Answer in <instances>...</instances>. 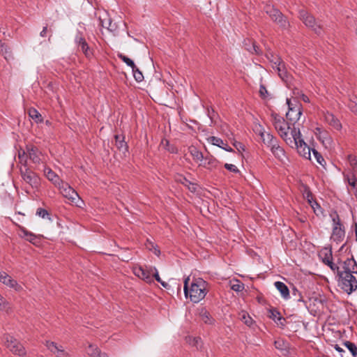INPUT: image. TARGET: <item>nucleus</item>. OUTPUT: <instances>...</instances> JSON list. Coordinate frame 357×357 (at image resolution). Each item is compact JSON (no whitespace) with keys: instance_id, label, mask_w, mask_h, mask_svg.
I'll use <instances>...</instances> for the list:
<instances>
[{"instance_id":"nucleus-62","label":"nucleus","mask_w":357,"mask_h":357,"mask_svg":"<svg viewBox=\"0 0 357 357\" xmlns=\"http://www.w3.org/2000/svg\"><path fill=\"white\" fill-rule=\"evenodd\" d=\"M301 98L303 100V101H304L305 102H310L309 98L306 95H305L303 93H302L301 95Z\"/></svg>"},{"instance_id":"nucleus-21","label":"nucleus","mask_w":357,"mask_h":357,"mask_svg":"<svg viewBox=\"0 0 357 357\" xmlns=\"http://www.w3.org/2000/svg\"><path fill=\"white\" fill-rule=\"evenodd\" d=\"M207 139L213 145L217 146L225 150L226 151H228V152L234 151L232 148L229 146L227 143L224 142V141L222 139H220L218 137L211 136V137H208Z\"/></svg>"},{"instance_id":"nucleus-51","label":"nucleus","mask_w":357,"mask_h":357,"mask_svg":"<svg viewBox=\"0 0 357 357\" xmlns=\"http://www.w3.org/2000/svg\"><path fill=\"white\" fill-rule=\"evenodd\" d=\"M224 167L226 169H227L231 172H234V173L239 172L238 169L234 165L225 163Z\"/></svg>"},{"instance_id":"nucleus-19","label":"nucleus","mask_w":357,"mask_h":357,"mask_svg":"<svg viewBox=\"0 0 357 357\" xmlns=\"http://www.w3.org/2000/svg\"><path fill=\"white\" fill-rule=\"evenodd\" d=\"M344 236H345L344 227H337V226L333 227L332 235H331V238L333 241L338 243L344 239Z\"/></svg>"},{"instance_id":"nucleus-63","label":"nucleus","mask_w":357,"mask_h":357,"mask_svg":"<svg viewBox=\"0 0 357 357\" xmlns=\"http://www.w3.org/2000/svg\"><path fill=\"white\" fill-rule=\"evenodd\" d=\"M350 108L356 114H357V103H355L354 105H350Z\"/></svg>"},{"instance_id":"nucleus-20","label":"nucleus","mask_w":357,"mask_h":357,"mask_svg":"<svg viewBox=\"0 0 357 357\" xmlns=\"http://www.w3.org/2000/svg\"><path fill=\"white\" fill-rule=\"evenodd\" d=\"M134 273L135 275L142 278L143 280L148 283H151L153 281L152 277L151 275V272L139 266L138 268H135L134 270Z\"/></svg>"},{"instance_id":"nucleus-37","label":"nucleus","mask_w":357,"mask_h":357,"mask_svg":"<svg viewBox=\"0 0 357 357\" xmlns=\"http://www.w3.org/2000/svg\"><path fill=\"white\" fill-rule=\"evenodd\" d=\"M87 353L89 356L93 357H98L99 355L101 354L98 348L93 344L89 345Z\"/></svg>"},{"instance_id":"nucleus-13","label":"nucleus","mask_w":357,"mask_h":357,"mask_svg":"<svg viewBox=\"0 0 357 357\" xmlns=\"http://www.w3.org/2000/svg\"><path fill=\"white\" fill-rule=\"evenodd\" d=\"M342 269L340 270L342 273L349 272L351 274H357V263L353 256L342 262Z\"/></svg>"},{"instance_id":"nucleus-43","label":"nucleus","mask_w":357,"mask_h":357,"mask_svg":"<svg viewBox=\"0 0 357 357\" xmlns=\"http://www.w3.org/2000/svg\"><path fill=\"white\" fill-rule=\"evenodd\" d=\"M0 53L4 56V58L6 60L11 57V52L10 50V48L5 44H3V47L0 48Z\"/></svg>"},{"instance_id":"nucleus-33","label":"nucleus","mask_w":357,"mask_h":357,"mask_svg":"<svg viewBox=\"0 0 357 357\" xmlns=\"http://www.w3.org/2000/svg\"><path fill=\"white\" fill-rule=\"evenodd\" d=\"M116 146L119 151H121L124 154L125 156L126 155V153H128V146L124 141V137H122L121 140L116 143Z\"/></svg>"},{"instance_id":"nucleus-56","label":"nucleus","mask_w":357,"mask_h":357,"mask_svg":"<svg viewBox=\"0 0 357 357\" xmlns=\"http://www.w3.org/2000/svg\"><path fill=\"white\" fill-rule=\"evenodd\" d=\"M276 324L280 326V327L283 328L285 326L286 324V319L283 317H280L278 320L277 321Z\"/></svg>"},{"instance_id":"nucleus-38","label":"nucleus","mask_w":357,"mask_h":357,"mask_svg":"<svg viewBox=\"0 0 357 357\" xmlns=\"http://www.w3.org/2000/svg\"><path fill=\"white\" fill-rule=\"evenodd\" d=\"M240 316H241V317H240L241 320L245 324H246L248 326H250L252 324L253 320L247 312H242V313L240 314Z\"/></svg>"},{"instance_id":"nucleus-47","label":"nucleus","mask_w":357,"mask_h":357,"mask_svg":"<svg viewBox=\"0 0 357 357\" xmlns=\"http://www.w3.org/2000/svg\"><path fill=\"white\" fill-rule=\"evenodd\" d=\"M154 269H155V273H153V276L155 278V280H156L157 282H160V283L161 284V285H162L163 287H165V288H167H167H168V287H169L168 283H167V282H165L162 281V280H161V278H160V275H159L158 273V271H157L155 268H154Z\"/></svg>"},{"instance_id":"nucleus-26","label":"nucleus","mask_w":357,"mask_h":357,"mask_svg":"<svg viewBox=\"0 0 357 357\" xmlns=\"http://www.w3.org/2000/svg\"><path fill=\"white\" fill-rule=\"evenodd\" d=\"M100 25L103 28L107 29L111 32H115L117 29V25L114 23L110 18L102 20L100 18Z\"/></svg>"},{"instance_id":"nucleus-18","label":"nucleus","mask_w":357,"mask_h":357,"mask_svg":"<svg viewBox=\"0 0 357 357\" xmlns=\"http://www.w3.org/2000/svg\"><path fill=\"white\" fill-rule=\"evenodd\" d=\"M44 174L47 178L57 187L60 186L63 181L50 167H45Z\"/></svg>"},{"instance_id":"nucleus-27","label":"nucleus","mask_w":357,"mask_h":357,"mask_svg":"<svg viewBox=\"0 0 357 357\" xmlns=\"http://www.w3.org/2000/svg\"><path fill=\"white\" fill-rule=\"evenodd\" d=\"M188 151L196 161H202L204 159L203 153L199 151L197 148L195 146H190L188 148Z\"/></svg>"},{"instance_id":"nucleus-25","label":"nucleus","mask_w":357,"mask_h":357,"mask_svg":"<svg viewBox=\"0 0 357 357\" xmlns=\"http://www.w3.org/2000/svg\"><path fill=\"white\" fill-rule=\"evenodd\" d=\"M21 232L23 234V237L26 238L29 242L36 245L37 243V240L38 237L34 234L27 231L24 227H20Z\"/></svg>"},{"instance_id":"nucleus-59","label":"nucleus","mask_w":357,"mask_h":357,"mask_svg":"<svg viewBox=\"0 0 357 357\" xmlns=\"http://www.w3.org/2000/svg\"><path fill=\"white\" fill-rule=\"evenodd\" d=\"M274 344H275V348L279 349H282V346L284 345V342L280 341V340L275 341Z\"/></svg>"},{"instance_id":"nucleus-2","label":"nucleus","mask_w":357,"mask_h":357,"mask_svg":"<svg viewBox=\"0 0 357 357\" xmlns=\"http://www.w3.org/2000/svg\"><path fill=\"white\" fill-rule=\"evenodd\" d=\"M291 135L292 136V139L288 142L287 144L291 148L295 147L301 156L310 160V151L312 149H310L303 139L301 138L299 128H294L291 130Z\"/></svg>"},{"instance_id":"nucleus-35","label":"nucleus","mask_w":357,"mask_h":357,"mask_svg":"<svg viewBox=\"0 0 357 357\" xmlns=\"http://www.w3.org/2000/svg\"><path fill=\"white\" fill-rule=\"evenodd\" d=\"M343 344L347 348V349L351 352L353 357H356L357 356V347L356 345L350 341H345Z\"/></svg>"},{"instance_id":"nucleus-5","label":"nucleus","mask_w":357,"mask_h":357,"mask_svg":"<svg viewBox=\"0 0 357 357\" xmlns=\"http://www.w3.org/2000/svg\"><path fill=\"white\" fill-rule=\"evenodd\" d=\"M265 12L273 22L276 23L280 28L287 29L289 26V22L287 18L273 6H266Z\"/></svg>"},{"instance_id":"nucleus-14","label":"nucleus","mask_w":357,"mask_h":357,"mask_svg":"<svg viewBox=\"0 0 357 357\" xmlns=\"http://www.w3.org/2000/svg\"><path fill=\"white\" fill-rule=\"evenodd\" d=\"M278 75L282 81L287 82L289 79V73L286 69L285 64L281 58H277V61H274Z\"/></svg>"},{"instance_id":"nucleus-10","label":"nucleus","mask_w":357,"mask_h":357,"mask_svg":"<svg viewBox=\"0 0 357 357\" xmlns=\"http://www.w3.org/2000/svg\"><path fill=\"white\" fill-rule=\"evenodd\" d=\"M75 42L77 44L78 50L81 51L87 59H91L93 56V50L89 47L82 33L80 31H78L77 33L75 38Z\"/></svg>"},{"instance_id":"nucleus-31","label":"nucleus","mask_w":357,"mask_h":357,"mask_svg":"<svg viewBox=\"0 0 357 357\" xmlns=\"http://www.w3.org/2000/svg\"><path fill=\"white\" fill-rule=\"evenodd\" d=\"M200 317L202 321L206 324H212L214 321L210 313L205 309H202L200 312Z\"/></svg>"},{"instance_id":"nucleus-23","label":"nucleus","mask_w":357,"mask_h":357,"mask_svg":"<svg viewBox=\"0 0 357 357\" xmlns=\"http://www.w3.org/2000/svg\"><path fill=\"white\" fill-rule=\"evenodd\" d=\"M259 135L264 144H266L270 148H271L274 144L278 142L277 138L268 132H260Z\"/></svg>"},{"instance_id":"nucleus-24","label":"nucleus","mask_w":357,"mask_h":357,"mask_svg":"<svg viewBox=\"0 0 357 357\" xmlns=\"http://www.w3.org/2000/svg\"><path fill=\"white\" fill-rule=\"evenodd\" d=\"M320 255H324L322 261L324 264L327 265L331 264L333 261L332 249L331 248H324L321 251Z\"/></svg>"},{"instance_id":"nucleus-29","label":"nucleus","mask_w":357,"mask_h":357,"mask_svg":"<svg viewBox=\"0 0 357 357\" xmlns=\"http://www.w3.org/2000/svg\"><path fill=\"white\" fill-rule=\"evenodd\" d=\"M271 151L272 153L280 160H282L284 156V151L279 146L278 142L272 146Z\"/></svg>"},{"instance_id":"nucleus-12","label":"nucleus","mask_w":357,"mask_h":357,"mask_svg":"<svg viewBox=\"0 0 357 357\" xmlns=\"http://www.w3.org/2000/svg\"><path fill=\"white\" fill-rule=\"evenodd\" d=\"M26 152L28 153V158H29L33 163L40 164L43 162V155L38 148L32 144L26 145Z\"/></svg>"},{"instance_id":"nucleus-57","label":"nucleus","mask_w":357,"mask_h":357,"mask_svg":"<svg viewBox=\"0 0 357 357\" xmlns=\"http://www.w3.org/2000/svg\"><path fill=\"white\" fill-rule=\"evenodd\" d=\"M234 146L238 151H245V146L241 142H235Z\"/></svg>"},{"instance_id":"nucleus-64","label":"nucleus","mask_w":357,"mask_h":357,"mask_svg":"<svg viewBox=\"0 0 357 357\" xmlns=\"http://www.w3.org/2000/svg\"><path fill=\"white\" fill-rule=\"evenodd\" d=\"M167 150H168L170 153H176V149L174 146H169V147L167 149Z\"/></svg>"},{"instance_id":"nucleus-32","label":"nucleus","mask_w":357,"mask_h":357,"mask_svg":"<svg viewBox=\"0 0 357 357\" xmlns=\"http://www.w3.org/2000/svg\"><path fill=\"white\" fill-rule=\"evenodd\" d=\"M28 156L26 149L25 150L20 149L18 151V158L20 160V162L23 165L22 167H25V165H27Z\"/></svg>"},{"instance_id":"nucleus-60","label":"nucleus","mask_w":357,"mask_h":357,"mask_svg":"<svg viewBox=\"0 0 357 357\" xmlns=\"http://www.w3.org/2000/svg\"><path fill=\"white\" fill-rule=\"evenodd\" d=\"M334 349L338 351L339 353L341 354V356L343 357V355L342 353H344V350L343 349H342L338 344H335L334 345Z\"/></svg>"},{"instance_id":"nucleus-34","label":"nucleus","mask_w":357,"mask_h":357,"mask_svg":"<svg viewBox=\"0 0 357 357\" xmlns=\"http://www.w3.org/2000/svg\"><path fill=\"white\" fill-rule=\"evenodd\" d=\"M205 160H206V162L203 165V166L205 168L212 169V168H215L217 167L218 160L215 158H214L213 156H211L210 158H206Z\"/></svg>"},{"instance_id":"nucleus-46","label":"nucleus","mask_w":357,"mask_h":357,"mask_svg":"<svg viewBox=\"0 0 357 357\" xmlns=\"http://www.w3.org/2000/svg\"><path fill=\"white\" fill-rule=\"evenodd\" d=\"M247 50L251 53H255L258 55L261 54L259 47L257 45L255 42H253L251 45V48H247Z\"/></svg>"},{"instance_id":"nucleus-58","label":"nucleus","mask_w":357,"mask_h":357,"mask_svg":"<svg viewBox=\"0 0 357 357\" xmlns=\"http://www.w3.org/2000/svg\"><path fill=\"white\" fill-rule=\"evenodd\" d=\"M292 294H293L294 296H296V294H298V296H299V298L298 299V302H303V303H305V301H304V300L303 299V297H302V296H301V293H300V292H299V291H298L296 288H294V289H292Z\"/></svg>"},{"instance_id":"nucleus-42","label":"nucleus","mask_w":357,"mask_h":357,"mask_svg":"<svg viewBox=\"0 0 357 357\" xmlns=\"http://www.w3.org/2000/svg\"><path fill=\"white\" fill-rule=\"evenodd\" d=\"M310 206L313 208L314 212L317 216L324 214V210L316 201H313Z\"/></svg>"},{"instance_id":"nucleus-54","label":"nucleus","mask_w":357,"mask_h":357,"mask_svg":"<svg viewBox=\"0 0 357 357\" xmlns=\"http://www.w3.org/2000/svg\"><path fill=\"white\" fill-rule=\"evenodd\" d=\"M348 183L350 186L356 190V193L357 194V178L354 176L351 178H348Z\"/></svg>"},{"instance_id":"nucleus-49","label":"nucleus","mask_w":357,"mask_h":357,"mask_svg":"<svg viewBox=\"0 0 357 357\" xmlns=\"http://www.w3.org/2000/svg\"><path fill=\"white\" fill-rule=\"evenodd\" d=\"M259 96L262 99H266L268 95V92L264 84H261L259 87Z\"/></svg>"},{"instance_id":"nucleus-3","label":"nucleus","mask_w":357,"mask_h":357,"mask_svg":"<svg viewBox=\"0 0 357 357\" xmlns=\"http://www.w3.org/2000/svg\"><path fill=\"white\" fill-rule=\"evenodd\" d=\"M271 117L273 119V123L275 126V128L278 131L280 136L285 141V142L287 144L289 141H290L292 139V136L289 135V130L292 129L294 128H296L295 126H293V127H291V125H292V123H290L287 120L280 116L279 114L276 113H273L271 114Z\"/></svg>"},{"instance_id":"nucleus-30","label":"nucleus","mask_w":357,"mask_h":357,"mask_svg":"<svg viewBox=\"0 0 357 357\" xmlns=\"http://www.w3.org/2000/svg\"><path fill=\"white\" fill-rule=\"evenodd\" d=\"M28 113L29 116L36 123H41L43 121L41 114L35 108L31 107L29 109Z\"/></svg>"},{"instance_id":"nucleus-22","label":"nucleus","mask_w":357,"mask_h":357,"mask_svg":"<svg viewBox=\"0 0 357 357\" xmlns=\"http://www.w3.org/2000/svg\"><path fill=\"white\" fill-rule=\"evenodd\" d=\"M275 288L280 291L282 297L284 299H289L290 298L289 289L288 287L282 282L277 281L274 283Z\"/></svg>"},{"instance_id":"nucleus-9","label":"nucleus","mask_w":357,"mask_h":357,"mask_svg":"<svg viewBox=\"0 0 357 357\" xmlns=\"http://www.w3.org/2000/svg\"><path fill=\"white\" fill-rule=\"evenodd\" d=\"M4 340H6V345L7 348H8L13 354L20 356L26 355L25 348L15 337L10 335H6L4 337Z\"/></svg>"},{"instance_id":"nucleus-50","label":"nucleus","mask_w":357,"mask_h":357,"mask_svg":"<svg viewBox=\"0 0 357 357\" xmlns=\"http://www.w3.org/2000/svg\"><path fill=\"white\" fill-rule=\"evenodd\" d=\"M36 215L41 217L42 218H45V216H49V213L45 208H38L36 211Z\"/></svg>"},{"instance_id":"nucleus-36","label":"nucleus","mask_w":357,"mask_h":357,"mask_svg":"<svg viewBox=\"0 0 357 357\" xmlns=\"http://www.w3.org/2000/svg\"><path fill=\"white\" fill-rule=\"evenodd\" d=\"M117 56L122 60L124 63L127 64L129 67H130L132 69L135 68L136 66L134 63V61L128 58V56H125L122 53H118Z\"/></svg>"},{"instance_id":"nucleus-6","label":"nucleus","mask_w":357,"mask_h":357,"mask_svg":"<svg viewBox=\"0 0 357 357\" xmlns=\"http://www.w3.org/2000/svg\"><path fill=\"white\" fill-rule=\"evenodd\" d=\"M300 20L307 26L312 29L317 35H321L323 32V28L321 24H317L314 16L310 15L307 10L301 9L298 12Z\"/></svg>"},{"instance_id":"nucleus-16","label":"nucleus","mask_w":357,"mask_h":357,"mask_svg":"<svg viewBox=\"0 0 357 357\" xmlns=\"http://www.w3.org/2000/svg\"><path fill=\"white\" fill-rule=\"evenodd\" d=\"M0 282L17 291L22 288L17 282L12 279L6 272H0Z\"/></svg>"},{"instance_id":"nucleus-17","label":"nucleus","mask_w":357,"mask_h":357,"mask_svg":"<svg viewBox=\"0 0 357 357\" xmlns=\"http://www.w3.org/2000/svg\"><path fill=\"white\" fill-rule=\"evenodd\" d=\"M325 121L337 130L342 128V124L339 119L336 118L332 113L327 112L324 114Z\"/></svg>"},{"instance_id":"nucleus-61","label":"nucleus","mask_w":357,"mask_h":357,"mask_svg":"<svg viewBox=\"0 0 357 357\" xmlns=\"http://www.w3.org/2000/svg\"><path fill=\"white\" fill-rule=\"evenodd\" d=\"M47 31V26H45L43 27V30L40 33V36L41 37L46 36Z\"/></svg>"},{"instance_id":"nucleus-4","label":"nucleus","mask_w":357,"mask_h":357,"mask_svg":"<svg viewBox=\"0 0 357 357\" xmlns=\"http://www.w3.org/2000/svg\"><path fill=\"white\" fill-rule=\"evenodd\" d=\"M337 277L339 287L347 294H351L357 289V280L352 274L341 272Z\"/></svg>"},{"instance_id":"nucleus-7","label":"nucleus","mask_w":357,"mask_h":357,"mask_svg":"<svg viewBox=\"0 0 357 357\" xmlns=\"http://www.w3.org/2000/svg\"><path fill=\"white\" fill-rule=\"evenodd\" d=\"M287 104L288 112L286 114V119L292 123V126H295L302 114V105L297 102L294 105L289 98L287 99Z\"/></svg>"},{"instance_id":"nucleus-1","label":"nucleus","mask_w":357,"mask_h":357,"mask_svg":"<svg viewBox=\"0 0 357 357\" xmlns=\"http://www.w3.org/2000/svg\"><path fill=\"white\" fill-rule=\"evenodd\" d=\"M190 278L187 277L184 280L183 291L185 296L195 303H199L204 299L208 291L207 282L202 278H195L192 280L190 287H188Z\"/></svg>"},{"instance_id":"nucleus-53","label":"nucleus","mask_w":357,"mask_h":357,"mask_svg":"<svg viewBox=\"0 0 357 357\" xmlns=\"http://www.w3.org/2000/svg\"><path fill=\"white\" fill-rule=\"evenodd\" d=\"M332 221L333 222V226L344 227V225L341 222V220L340 219L338 214L336 213H335V216L333 217Z\"/></svg>"},{"instance_id":"nucleus-44","label":"nucleus","mask_w":357,"mask_h":357,"mask_svg":"<svg viewBox=\"0 0 357 357\" xmlns=\"http://www.w3.org/2000/svg\"><path fill=\"white\" fill-rule=\"evenodd\" d=\"M231 289L236 292L242 291L244 289V284L239 280H236L235 283L231 285Z\"/></svg>"},{"instance_id":"nucleus-28","label":"nucleus","mask_w":357,"mask_h":357,"mask_svg":"<svg viewBox=\"0 0 357 357\" xmlns=\"http://www.w3.org/2000/svg\"><path fill=\"white\" fill-rule=\"evenodd\" d=\"M178 181L181 184H183L185 186H186L190 192H195L197 191V185L190 182L185 177L181 176L180 178H178Z\"/></svg>"},{"instance_id":"nucleus-55","label":"nucleus","mask_w":357,"mask_h":357,"mask_svg":"<svg viewBox=\"0 0 357 357\" xmlns=\"http://www.w3.org/2000/svg\"><path fill=\"white\" fill-rule=\"evenodd\" d=\"M305 194H306L305 197L307 199V202H309L310 204H311L314 200H313V197H312V194L310 192L309 188H307V187H305Z\"/></svg>"},{"instance_id":"nucleus-45","label":"nucleus","mask_w":357,"mask_h":357,"mask_svg":"<svg viewBox=\"0 0 357 357\" xmlns=\"http://www.w3.org/2000/svg\"><path fill=\"white\" fill-rule=\"evenodd\" d=\"M132 71L135 79L137 82H140L144 79V75H143L142 73L137 68V66L135 67V68L132 69Z\"/></svg>"},{"instance_id":"nucleus-11","label":"nucleus","mask_w":357,"mask_h":357,"mask_svg":"<svg viewBox=\"0 0 357 357\" xmlns=\"http://www.w3.org/2000/svg\"><path fill=\"white\" fill-rule=\"evenodd\" d=\"M61 194L73 203L76 204V200L79 199L77 192L69 185L68 183L63 182L60 186H59Z\"/></svg>"},{"instance_id":"nucleus-41","label":"nucleus","mask_w":357,"mask_h":357,"mask_svg":"<svg viewBox=\"0 0 357 357\" xmlns=\"http://www.w3.org/2000/svg\"><path fill=\"white\" fill-rule=\"evenodd\" d=\"M347 159L354 171L357 173V157L350 154Z\"/></svg>"},{"instance_id":"nucleus-15","label":"nucleus","mask_w":357,"mask_h":357,"mask_svg":"<svg viewBox=\"0 0 357 357\" xmlns=\"http://www.w3.org/2000/svg\"><path fill=\"white\" fill-rule=\"evenodd\" d=\"M45 346L56 357H68L69 356L68 353L64 351L61 346L58 347L54 342L46 341Z\"/></svg>"},{"instance_id":"nucleus-48","label":"nucleus","mask_w":357,"mask_h":357,"mask_svg":"<svg viewBox=\"0 0 357 357\" xmlns=\"http://www.w3.org/2000/svg\"><path fill=\"white\" fill-rule=\"evenodd\" d=\"M9 308V303L0 295V310H8Z\"/></svg>"},{"instance_id":"nucleus-39","label":"nucleus","mask_w":357,"mask_h":357,"mask_svg":"<svg viewBox=\"0 0 357 357\" xmlns=\"http://www.w3.org/2000/svg\"><path fill=\"white\" fill-rule=\"evenodd\" d=\"M268 316L270 319H273L276 323L279 317H281V314L277 309L271 308L268 310Z\"/></svg>"},{"instance_id":"nucleus-40","label":"nucleus","mask_w":357,"mask_h":357,"mask_svg":"<svg viewBox=\"0 0 357 357\" xmlns=\"http://www.w3.org/2000/svg\"><path fill=\"white\" fill-rule=\"evenodd\" d=\"M312 151L313 155L315 158L317 162L319 164H320L321 166H324V163H326V162H325V160L324 159L321 154L314 149H312Z\"/></svg>"},{"instance_id":"nucleus-8","label":"nucleus","mask_w":357,"mask_h":357,"mask_svg":"<svg viewBox=\"0 0 357 357\" xmlns=\"http://www.w3.org/2000/svg\"><path fill=\"white\" fill-rule=\"evenodd\" d=\"M20 174L22 179L33 188H38L40 183V177L33 171L31 170L27 165L20 168Z\"/></svg>"},{"instance_id":"nucleus-52","label":"nucleus","mask_w":357,"mask_h":357,"mask_svg":"<svg viewBox=\"0 0 357 357\" xmlns=\"http://www.w3.org/2000/svg\"><path fill=\"white\" fill-rule=\"evenodd\" d=\"M327 266H328L334 273H336L337 276L341 273L340 268L337 264L333 263V261H331V264H327Z\"/></svg>"}]
</instances>
